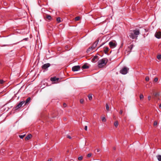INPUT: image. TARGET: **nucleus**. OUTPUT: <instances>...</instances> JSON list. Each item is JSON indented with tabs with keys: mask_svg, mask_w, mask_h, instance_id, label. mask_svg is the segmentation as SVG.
<instances>
[{
	"mask_svg": "<svg viewBox=\"0 0 161 161\" xmlns=\"http://www.w3.org/2000/svg\"><path fill=\"white\" fill-rule=\"evenodd\" d=\"M108 61V59L107 58H103L99 60L98 62V67L100 68L103 67L106 64Z\"/></svg>",
	"mask_w": 161,
	"mask_h": 161,
	"instance_id": "1",
	"label": "nucleus"
},
{
	"mask_svg": "<svg viewBox=\"0 0 161 161\" xmlns=\"http://www.w3.org/2000/svg\"><path fill=\"white\" fill-rule=\"evenodd\" d=\"M139 31H133L129 35V36L132 39H137V36L139 35Z\"/></svg>",
	"mask_w": 161,
	"mask_h": 161,
	"instance_id": "2",
	"label": "nucleus"
},
{
	"mask_svg": "<svg viewBox=\"0 0 161 161\" xmlns=\"http://www.w3.org/2000/svg\"><path fill=\"white\" fill-rule=\"evenodd\" d=\"M129 69L128 68L124 67L120 70V73L123 75H125L128 73Z\"/></svg>",
	"mask_w": 161,
	"mask_h": 161,
	"instance_id": "3",
	"label": "nucleus"
},
{
	"mask_svg": "<svg viewBox=\"0 0 161 161\" xmlns=\"http://www.w3.org/2000/svg\"><path fill=\"white\" fill-rule=\"evenodd\" d=\"M155 36L158 39L161 38V31H157L155 34Z\"/></svg>",
	"mask_w": 161,
	"mask_h": 161,
	"instance_id": "4",
	"label": "nucleus"
},
{
	"mask_svg": "<svg viewBox=\"0 0 161 161\" xmlns=\"http://www.w3.org/2000/svg\"><path fill=\"white\" fill-rule=\"evenodd\" d=\"M25 103V101H23L20 102L17 105H16L15 107V108L16 110L20 108L22 105Z\"/></svg>",
	"mask_w": 161,
	"mask_h": 161,
	"instance_id": "5",
	"label": "nucleus"
},
{
	"mask_svg": "<svg viewBox=\"0 0 161 161\" xmlns=\"http://www.w3.org/2000/svg\"><path fill=\"white\" fill-rule=\"evenodd\" d=\"M80 69V67L79 65L75 66L72 67V70L73 71H78Z\"/></svg>",
	"mask_w": 161,
	"mask_h": 161,
	"instance_id": "6",
	"label": "nucleus"
},
{
	"mask_svg": "<svg viewBox=\"0 0 161 161\" xmlns=\"http://www.w3.org/2000/svg\"><path fill=\"white\" fill-rule=\"evenodd\" d=\"M50 66V64L49 63H47L44 64L42 66V68L44 69H46Z\"/></svg>",
	"mask_w": 161,
	"mask_h": 161,
	"instance_id": "7",
	"label": "nucleus"
},
{
	"mask_svg": "<svg viewBox=\"0 0 161 161\" xmlns=\"http://www.w3.org/2000/svg\"><path fill=\"white\" fill-rule=\"evenodd\" d=\"M109 45L110 47L113 48L116 47V44L112 42H110L109 43Z\"/></svg>",
	"mask_w": 161,
	"mask_h": 161,
	"instance_id": "8",
	"label": "nucleus"
},
{
	"mask_svg": "<svg viewBox=\"0 0 161 161\" xmlns=\"http://www.w3.org/2000/svg\"><path fill=\"white\" fill-rule=\"evenodd\" d=\"M98 41L99 40L96 41L93 44L92 46L91 47L93 49H94L97 46L98 42Z\"/></svg>",
	"mask_w": 161,
	"mask_h": 161,
	"instance_id": "9",
	"label": "nucleus"
},
{
	"mask_svg": "<svg viewBox=\"0 0 161 161\" xmlns=\"http://www.w3.org/2000/svg\"><path fill=\"white\" fill-rule=\"evenodd\" d=\"M59 79V78H56L55 77H51L50 78V80L52 81H58Z\"/></svg>",
	"mask_w": 161,
	"mask_h": 161,
	"instance_id": "10",
	"label": "nucleus"
},
{
	"mask_svg": "<svg viewBox=\"0 0 161 161\" xmlns=\"http://www.w3.org/2000/svg\"><path fill=\"white\" fill-rule=\"evenodd\" d=\"M98 56H95L92 58V62H96L98 59Z\"/></svg>",
	"mask_w": 161,
	"mask_h": 161,
	"instance_id": "11",
	"label": "nucleus"
},
{
	"mask_svg": "<svg viewBox=\"0 0 161 161\" xmlns=\"http://www.w3.org/2000/svg\"><path fill=\"white\" fill-rule=\"evenodd\" d=\"M32 137V136L31 134H29L27 135L25 138V140L26 141L30 139Z\"/></svg>",
	"mask_w": 161,
	"mask_h": 161,
	"instance_id": "12",
	"label": "nucleus"
},
{
	"mask_svg": "<svg viewBox=\"0 0 161 161\" xmlns=\"http://www.w3.org/2000/svg\"><path fill=\"white\" fill-rule=\"evenodd\" d=\"M109 50V48L108 47H104V53H107L108 52V51Z\"/></svg>",
	"mask_w": 161,
	"mask_h": 161,
	"instance_id": "13",
	"label": "nucleus"
},
{
	"mask_svg": "<svg viewBox=\"0 0 161 161\" xmlns=\"http://www.w3.org/2000/svg\"><path fill=\"white\" fill-rule=\"evenodd\" d=\"M93 50L91 47H90L87 50L86 52L87 53H89L91 52H92V50Z\"/></svg>",
	"mask_w": 161,
	"mask_h": 161,
	"instance_id": "14",
	"label": "nucleus"
},
{
	"mask_svg": "<svg viewBox=\"0 0 161 161\" xmlns=\"http://www.w3.org/2000/svg\"><path fill=\"white\" fill-rule=\"evenodd\" d=\"M89 66L87 65L86 64H85L83 65L82 66V68L83 69H87L89 68Z\"/></svg>",
	"mask_w": 161,
	"mask_h": 161,
	"instance_id": "15",
	"label": "nucleus"
},
{
	"mask_svg": "<svg viewBox=\"0 0 161 161\" xmlns=\"http://www.w3.org/2000/svg\"><path fill=\"white\" fill-rule=\"evenodd\" d=\"M31 100V98L29 97H28L27 99L25 101V105H26V104L27 103H28Z\"/></svg>",
	"mask_w": 161,
	"mask_h": 161,
	"instance_id": "16",
	"label": "nucleus"
},
{
	"mask_svg": "<svg viewBox=\"0 0 161 161\" xmlns=\"http://www.w3.org/2000/svg\"><path fill=\"white\" fill-rule=\"evenodd\" d=\"M46 18L48 20H51L52 19V17L50 15L47 14L46 16Z\"/></svg>",
	"mask_w": 161,
	"mask_h": 161,
	"instance_id": "17",
	"label": "nucleus"
},
{
	"mask_svg": "<svg viewBox=\"0 0 161 161\" xmlns=\"http://www.w3.org/2000/svg\"><path fill=\"white\" fill-rule=\"evenodd\" d=\"M114 125L116 127H117L118 125V121H115L114 123Z\"/></svg>",
	"mask_w": 161,
	"mask_h": 161,
	"instance_id": "18",
	"label": "nucleus"
},
{
	"mask_svg": "<svg viewBox=\"0 0 161 161\" xmlns=\"http://www.w3.org/2000/svg\"><path fill=\"white\" fill-rule=\"evenodd\" d=\"M156 157L159 161H161V155H158Z\"/></svg>",
	"mask_w": 161,
	"mask_h": 161,
	"instance_id": "19",
	"label": "nucleus"
},
{
	"mask_svg": "<svg viewBox=\"0 0 161 161\" xmlns=\"http://www.w3.org/2000/svg\"><path fill=\"white\" fill-rule=\"evenodd\" d=\"M56 20H57V22L58 23L61 22V18L60 17L57 18Z\"/></svg>",
	"mask_w": 161,
	"mask_h": 161,
	"instance_id": "20",
	"label": "nucleus"
},
{
	"mask_svg": "<svg viewBox=\"0 0 161 161\" xmlns=\"http://www.w3.org/2000/svg\"><path fill=\"white\" fill-rule=\"evenodd\" d=\"M134 47L133 44L131 45L130 46L128 47V48L131 51Z\"/></svg>",
	"mask_w": 161,
	"mask_h": 161,
	"instance_id": "21",
	"label": "nucleus"
},
{
	"mask_svg": "<svg viewBox=\"0 0 161 161\" xmlns=\"http://www.w3.org/2000/svg\"><path fill=\"white\" fill-rule=\"evenodd\" d=\"M106 109L108 111H109V106L107 103L106 104Z\"/></svg>",
	"mask_w": 161,
	"mask_h": 161,
	"instance_id": "22",
	"label": "nucleus"
},
{
	"mask_svg": "<svg viewBox=\"0 0 161 161\" xmlns=\"http://www.w3.org/2000/svg\"><path fill=\"white\" fill-rule=\"evenodd\" d=\"M80 19V17L79 16H77L75 18V21H78Z\"/></svg>",
	"mask_w": 161,
	"mask_h": 161,
	"instance_id": "23",
	"label": "nucleus"
},
{
	"mask_svg": "<svg viewBox=\"0 0 161 161\" xmlns=\"http://www.w3.org/2000/svg\"><path fill=\"white\" fill-rule=\"evenodd\" d=\"M89 100H91L92 99V95H89L88 96Z\"/></svg>",
	"mask_w": 161,
	"mask_h": 161,
	"instance_id": "24",
	"label": "nucleus"
},
{
	"mask_svg": "<svg viewBox=\"0 0 161 161\" xmlns=\"http://www.w3.org/2000/svg\"><path fill=\"white\" fill-rule=\"evenodd\" d=\"M102 120L103 122H106V119L105 117H103L102 118Z\"/></svg>",
	"mask_w": 161,
	"mask_h": 161,
	"instance_id": "25",
	"label": "nucleus"
},
{
	"mask_svg": "<svg viewBox=\"0 0 161 161\" xmlns=\"http://www.w3.org/2000/svg\"><path fill=\"white\" fill-rule=\"evenodd\" d=\"M143 97H144V96H143V95L142 94H140V99L141 100L142 99H143Z\"/></svg>",
	"mask_w": 161,
	"mask_h": 161,
	"instance_id": "26",
	"label": "nucleus"
},
{
	"mask_svg": "<svg viewBox=\"0 0 161 161\" xmlns=\"http://www.w3.org/2000/svg\"><path fill=\"white\" fill-rule=\"evenodd\" d=\"M25 135H19V136L20 138L22 139L25 136Z\"/></svg>",
	"mask_w": 161,
	"mask_h": 161,
	"instance_id": "27",
	"label": "nucleus"
},
{
	"mask_svg": "<svg viewBox=\"0 0 161 161\" xmlns=\"http://www.w3.org/2000/svg\"><path fill=\"white\" fill-rule=\"evenodd\" d=\"M157 58L158 59H160L161 58V55H158L157 56Z\"/></svg>",
	"mask_w": 161,
	"mask_h": 161,
	"instance_id": "28",
	"label": "nucleus"
},
{
	"mask_svg": "<svg viewBox=\"0 0 161 161\" xmlns=\"http://www.w3.org/2000/svg\"><path fill=\"white\" fill-rule=\"evenodd\" d=\"M158 125V122L157 121H155L153 123L154 126H156Z\"/></svg>",
	"mask_w": 161,
	"mask_h": 161,
	"instance_id": "29",
	"label": "nucleus"
},
{
	"mask_svg": "<svg viewBox=\"0 0 161 161\" xmlns=\"http://www.w3.org/2000/svg\"><path fill=\"white\" fill-rule=\"evenodd\" d=\"M83 159V157L82 156H80L78 158V159L79 160H81Z\"/></svg>",
	"mask_w": 161,
	"mask_h": 161,
	"instance_id": "30",
	"label": "nucleus"
},
{
	"mask_svg": "<svg viewBox=\"0 0 161 161\" xmlns=\"http://www.w3.org/2000/svg\"><path fill=\"white\" fill-rule=\"evenodd\" d=\"M80 102L81 103L83 104L84 103V100L83 99H81L80 100Z\"/></svg>",
	"mask_w": 161,
	"mask_h": 161,
	"instance_id": "31",
	"label": "nucleus"
},
{
	"mask_svg": "<svg viewBox=\"0 0 161 161\" xmlns=\"http://www.w3.org/2000/svg\"><path fill=\"white\" fill-rule=\"evenodd\" d=\"M145 80L147 81H148L149 80V78L148 76H146L145 78Z\"/></svg>",
	"mask_w": 161,
	"mask_h": 161,
	"instance_id": "32",
	"label": "nucleus"
},
{
	"mask_svg": "<svg viewBox=\"0 0 161 161\" xmlns=\"http://www.w3.org/2000/svg\"><path fill=\"white\" fill-rule=\"evenodd\" d=\"M158 80V78L157 77L155 78L154 80V81L155 82H157Z\"/></svg>",
	"mask_w": 161,
	"mask_h": 161,
	"instance_id": "33",
	"label": "nucleus"
},
{
	"mask_svg": "<svg viewBox=\"0 0 161 161\" xmlns=\"http://www.w3.org/2000/svg\"><path fill=\"white\" fill-rule=\"evenodd\" d=\"M4 81L2 80H0V84H3L4 83Z\"/></svg>",
	"mask_w": 161,
	"mask_h": 161,
	"instance_id": "34",
	"label": "nucleus"
},
{
	"mask_svg": "<svg viewBox=\"0 0 161 161\" xmlns=\"http://www.w3.org/2000/svg\"><path fill=\"white\" fill-rule=\"evenodd\" d=\"M92 156V154L91 153H88L87 155V156L88 157H90L91 156Z\"/></svg>",
	"mask_w": 161,
	"mask_h": 161,
	"instance_id": "35",
	"label": "nucleus"
},
{
	"mask_svg": "<svg viewBox=\"0 0 161 161\" xmlns=\"http://www.w3.org/2000/svg\"><path fill=\"white\" fill-rule=\"evenodd\" d=\"M154 95L156 97H157L159 95V94L158 93H154Z\"/></svg>",
	"mask_w": 161,
	"mask_h": 161,
	"instance_id": "36",
	"label": "nucleus"
},
{
	"mask_svg": "<svg viewBox=\"0 0 161 161\" xmlns=\"http://www.w3.org/2000/svg\"><path fill=\"white\" fill-rule=\"evenodd\" d=\"M151 98V97L150 96L148 97V99L149 100H150Z\"/></svg>",
	"mask_w": 161,
	"mask_h": 161,
	"instance_id": "37",
	"label": "nucleus"
},
{
	"mask_svg": "<svg viewBox=\"0 0 161 161\" xmlns=\"http://www.w3.org/2000/svg\"><path fill=\"white\" fill-rule=\"evenodd\" d=\"M85 130H87V126H85Z\"/></svg>",
	"mask_w": 161,
	"mask_h": 161,
	"instance_id": "38",
	"label": "nucleus"
},
{
	"mask_svg": "<svg viewBox=\"0 0 161 161\" xmlns=\"http://www.w3.org/2000/svg\"><path fill=\"white\" fill-rule=\"evenodd\" d=\"M63 106L64 107H65L66 106V104L65 103L63 104Z\"/></svg>",
	"mask_w": 161,
	"mask_h": 161,
	"instance_id": "39",
	"label": "nucleus"
},
{
	"mask_svg": "<svg viewBox=\"0 0 161 161\" xmlns=\"http://www.w3.org/2000/svg\"><path fill=\"white\" fill-rule=\"evenodd\" d=\"M67 137L68 138H69V139H71V137L70 136H67Z\"/></svg>",
	"mask_w": 161,
	"mask_h": 161,
	"instance_id": "40",
	"label": "nucleus"
},
{
	"mask_svg": "<svg viewBox=\"0 0 161 161\" xmlns=\"http://www.w3.org/2000/svg\"><path fill=\"white\" fill-rule=\"evenodd\" d=\"M122 113H123V111L122 110H121L119 112L120 114H122Z\"/></svg>",
	"mask_w": 161,
	"mask_h": 161,
	"instance_id": "41",
	"label": "nucleus"
},
{
	"mask_svg": "<svg viewBox=\"0 0 161 161\" xmlns=\"http://www.w3.org/2000/svg\"><path fill=\"white\" fill-rule=\"evenodd\" d=\"M100 151V149H97V152H99Z\"/></svg>",
	"mask_w": 161,
	"mask_h": 161,
	"instance_id": "42",
	"label": "nucleus"
},
{
	"mask_svg": "<svg viewBox=\"0 0 161 161\" xmlns=\"http://www.w3.org/2000/svg\"><path fill=\"white\" fill-rule=\"evenodd\" d=\"M158 46L159 47H161V42L159 44Z\"/></svg>",
	"mask_w": 161,
	"mask_h": 161,
	"instance_id": "43",
	"label": "nucleus"
},
{
	"mask_svg": "<svg viewBox=\"0 0 161 161\" xmlns=\"http://www.w3.org/2000/svg\"><path fill=\"white\" fill-rule=\"evenodd\" d=\"M159 108L161 109V104H160L159 105Z\"/></svg>",
	"mask_w": 161,
	"mask_h": 161,
	"instance_id": "44",
	"label": "nucleus"
},
{
	"mask_svg": "<svg viewBox=\"0 0 161 161\" xmlns=\"http://www.w3.org/2000/svg\"><path fill=\"white\" fill-rule=\"evenodd\" d=\"M47 161H52V159L51 158H50V159H48Z\"/></svg>",
	"mask_w": 161,
	"mask_h": 161,
	"instance_id": "45",
	"label": "nucleus"
},
{
	"mask_svg": "<svg viewBox=\"0 0 161 161\" xmlns=\"http://www.w3.org/2000/svg\"><path fill=\"white\" fill-rule=\"evenodd\" d=\"M65 48H67V50H68V46H66Z\"/></svg>",
	"mask_w": 161,
	"mask_h": 161,
	"instance_id": "46",
	"label": "nucleus"
},
{
	"mask_svg": "<svg viewBox=\"0 0 161 161\" xmlns=\"http://www.w3.org/2000/svg\"><path fill=\"white\" fill-rule=\"evenodd\" d=\"M27 38H25V39H24V40H27Z\"/></svg>",
	"mask_w": 161,
	"mask_h": 161,
	"instance_id": "47",
	"label": "nucleus"
},
{
	"mask_svg": "<svg viewBox=\"0 0 161 161\" xmlns=\"http://www.w3.org/2000/svg\"><path fill=\"white\" fill-rule=\"evenodd\" d=\"M102 45H101L99 47H100L101 46H102Z\"/></svg>",
	"mask_w": 161,
	"mask_h": 161,
	"instance_id": "48",
	"label": "nucleus"
},
{
	"mask_svg": "<svg viewBox=\"0 0 161 161\" xmlns=\"http://www.w3.org/2000/svg\"><path fill=\"white\" fill-rule=\"evenodd\" d=\"M47 135H48V134H46V136H47Z\"/></svg>",
	"mask_w": 161,
	"mask_h": 161,
	"instance_id": "49",
	"label": "nucleus"
},
{
	"mask_svg": "<svg viewBox=\"0 0 161 161\" xmlns=\"http://www.w3.org/2000/svg\"><path fill=\"white\" fill-rule=\"evenodd\" d=\"M47 135H48V134H46V136H47Z\"/></svg>",
	"mask_w": 161,
	"mask_h": 161,
	"instance_id": "50",
	"label": "nucleus"
},
{
	"mask_svg": "<svg viewBox=\"0 0 161 161\" xmlns=\"http://www.w3.org/2000/svg\"><path fill=\"white\" fill-rule=\"evenodd\" d=\"M47 135H48V134H46V136H47Z\"/></svg>",
	"mask_w": 161,
	"mask_h": 161,
	"instance_id": "51",
	"label": "nucleus"
},
{
	"mask_svg": "<svg viewBox=\"0 0 161 161\" xmlns=\"http://www.w3.org/2000/svg\"><path fill=\"white\" fill-rule=\"evenodd\" d=\"M117 29L116 28L115 29V30H116Z\"/></svg>",
	"mask_w": 161,
	"mask_h": 161,
	"instance_id": "52",
	"label": "nucleus"
},
{
	"mask_svg": "<svg viewBox=\"0 0 161 161\" xmlns=\"http://www.w3.org/2000/svg\"><path fill=\"white\" fill-rule=\"evenodd\" d=\"M135 30V31H136V30H138L136 29V30Z\"/></svg>",
	"mask_w": 161,
	"mask_h": 161,
	"instance_id": "53",
	"label": "nucleus"
},
{
	"mask_svg": "<svg viewBox=\"0 0 161 161\" xmlns=\"http://www.w3.org/2000/svg\"><path fill=\"white\" fill-rule=\"evenodd\" d=\"M116 161H117V160H116Z\"/></svg>",
	"mask_w": 161,
	"mask_h": 161,
	"instance_id": "54",
	"label": "nucleus"
}]
</instances>
